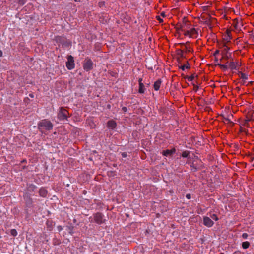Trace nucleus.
<instances>
[{"label": "nucleus", "instance_id": "1", "mask_svg": "<svg viewBox=\"0 0 254 254\" xmlns=\"http://www.w3.org/2000/svg\"><path fill=\"white\" fill-rule=\"evenodd\" d=\"M181 30L185 36L190 38H197L200 29L191 27L190 23L184 21L181 25Z\"/></svg>", "mask_w": 254, "mask_h": 254}, {"label": "nucleus", "instance_id": "2", "mask_svg": "<svg viewBox=\"0 0 254 254\" xmlns=\"http://www.w3.org/2000/svg\"><path fill=\"white\" fill-rule=\"evenodd\" d=\"M40 129L51 130L53 128V124L47 120L44 119L41 121L38 124Z\"/></svg>", "mask_w": 254, "mask_h": 254}, {"label": "nucleus", "instance_id": "3", "mask_svg": "<svg viewBox=\"0 0 254 254\" xmlns=\"http://www.w3.org/2000/svg\"><path fill=\"white\" fill-rule=\"evenodd\" d=\"M68 111L63 107L60 108L58 113V118L60 121L67 120L68 118Z\"/></svg>", "mask_w": 254, "mask_h": 254}, {"label": "nucleus", "instance_id": "4", "mask_svg": "<svg viewBox=\"0 0 254 254\" xmlns=\"http://www.w3.org/2000/svg\"><path fill=\"white\" fill-rule=\"evenodd\" d=\"M93 62L91 60L88 58H86L83 62V69L88 71L91 70L93 68Z\"/></svg>", "mask_w": 254, "mask_h": 254}, {"label": "nucleus", "instance_id": "5", "mask_svg": "<svg viewBox=\"0 0 254 254\" xmlns=\"http://www.w3.org/2000/svg\"><path fill=\"white\" fill-rule=\"evenodd\" d=\"M66 66L69 70L73 69L75 67L73 57L70 55L67 57V61L66 63Z\"/></svg>", "mask_w": 254, "mask_h": 254}, {"label": "nucleus", "instance_id": "6", "mask_svg": "<svg viewBox=\"0 0 254 254\" xmlns=\"http://www.w3.org/2000/svg\"><path fill=\"white\" fill-rule=\"evenodd\" d=\"M104 215L101 213H97L94 215V219L96 223L100 224L104 222Z\"/></svg>", "mask_w": 254, "mask_h": 254}, {"label": "nucleus", "instance_id": "7", "mask_svg": "<svg viewBox=\"0 0 254 254\" xmlns=\"http://www.w3.org/2000/svg\"><path fill=\"white\" fill-rule=\"evenodd\" d=\"M203 224L206 227H211L213 225L214 222L209 217L204 216L203 217Z\"/></svg>", "mask_w": 254, "mask_h": 254}, {"label": "nucleus", "instance_id": "8", "mask_svg": "<svg viewBox=\"0 0 254 254\" xmlns=\"http://www.w3.org/2000/svg\"><path fill=\"white\" fill-rule=\"evenodd\" d=\"M229 68L231 70H237L238 69V67L239 66L238 62H230L228 63Z\"/></svg>", "mask_w": 254, "mask_h": 254}, {"label": "nucleus", "instance_id": "9", "mask_svg": "<svg viewBox=\"0 0 254 254\" xmlns=\"http://www.w3.org/2000/svg\"><path fill=\"white\" fill-rule=\"evenodd\" d=\"M175 152V149H172L171 150H166L163 151V154L165 156H169L174 154Z\"/></svg>", "mask_w": 254, "mask_h": 254}, {"label": "nucleus", "instance_id": "10", "mask_svg": "<svg viewBox=\"0 0 254 254\" xmlns=\"http://www.w3.org/2000/svg\"><path fill=\"white\" fill-rule=\"evenodd\" d=\"M39 192L41 196L45 197L47 195L48 191L46 189L42 188L40 189Z\"/></svg>", "mask_w": 254, "mask_h": 254}, {"label": "nucleus", "instance_id": "11", "mask_svg": "<svg viewBox=\"0 0 254 254\" xmlns=\"http://www.w3.org/2000/svg\"><path fill=\"white\" fill-rule=\"evenodd\" d=\"M108 127L111 129H114L116 127V123L114 121L110 120L108 122Z\"/></svg>", "mask_w": 254, "mask_h": 254}, {"label": "nucleus", "instance_id": "12", "mask_svg": "<svg viewBox=\"0 0 254 254\" xmlns=\"http://www.w3.org/2000/svg\"><path fill=\"white\" fill-rule=\"evenodd\" d=\"M161 84V81L160 80H158L156 82H155L154 84V88L156 91H158Z\"/></svg>", "mask_w": 254, "mask_h": 254}, {"label": "nucleus", "instance_id": "13", "mask_svg": "<svg viewBox=\"0 0 254 254\" xmlns=\"http://www.w3.org/2000/svg\"><path fill=\"white\" fill-rule=\"evenodd\" d=\"M243 26L242 22H237L234 24V28L237 31L241 30V27Z\"/></svg>", "mask_w": 254, "mask_h": 254}, {"label": "nucleus", "instance_id": "14", "mask_svg": "<svg viewBox=\"0 0 254 254\" xmlns=\"http://www.w3.org/2000/svg\"><path fill=\"white\" fill-rule=\"evenodd\" d=\"M138 92L140 93H144L145 90V86L143 83L139 84Z\"/></svg>", "mask_w": 254, "mask_h": 254}, {"label": "nucleus", "instance_id": "15", "mask_svg": "<svg viewBox=\"0 0 254 254\" xmlns=\"http://www.w3.org/2000/svg\"><path fill=\"white\" fill-rule=\"evenodd\" d=\"M180 68L183 71H184L186 69H188L190 68V64L188 62L186 64L181 65Z\"/></svg>", "mask_w": 254, "mask_h": 254}, {"label": "nucleus", "instance_id": "16", "mask_svg": "<svg viewBox=\"0 0 254 254\" xmlns=\"http://www.w3.org/2000/svg\"><path fill=\"white\" fill-rule=\"evenodd\" d=\"M254 119V117L253 116V115H251V116L250 117H247V119H246L245 121L244 125H247V124L250 121L253 120Z\"/></svg>", "mask_w": 254, "mask_h": 254}, {"label": "nucleus", "instance_id": "17", "mask_svg": "<svg viewBox=\"0 0 254 254\" xmlns=\"http://www.w3.org/2000/svg\"><path fill=\"white\" fill-rule=\"evenodd\" d=\"M223 39L226 42H229L232 39V36L225 35Z\"/></svg>", "mask_w": 254, "mask_h": 254}, {"label": "nucleus", "instance_id": "18", "mask_svg": "<svg viewBox=\"0 0 254 254\" xmlns=\"http://www.w3.org/2000/svg\"><path fill=\"white\" fill-rule=\"evenodd\" d=\"M218 65L223 70H226L229 68V64H218Z\"/></svg>", "mask_w": 254, "mask_h": 254}, {"label": "nucleus", "instance_id": "19", "mask_svg": "<svg viewBox=\"0 0 254 254\" xmlns=\"http://www.w3.org/2000/svg\"><path fill=\"white\" fill-rule=\"evenodd\" d=\"M250 246V243L248 241L244 242L242 243V247L244 249H247Z\"/></svg>", "mask_w": 254, "mask_h": 254}, {"label": "nucleus", "instance_id": "20", "mask_svg": "<svg viewBox=\"0 0 254 254\" xmlns=\"http://www.w3.org/2000/svg\"><path fill=\"white\" fill-rule=\"evenodd\" d=\"M240 77L243 79V80H247L248 79V75L245 74V73H243L242 72H241L240 73Z\"/></svg>", "mask_w": 254, "mask_h": 254}, {"label": "nucleus", "instance_id": "21", "mask_svg": "<svg viewBox=\"0 0 254 254\" xmlns=\"http://www.w3.org/2000/svg\"><path fill=\"white\" fill-rule=\"evenodd\" d=\"M10 234L11 235H12L13 236H16L17 235V232L15 229H13L11 230Z\"/></svg>", "mask_w": 254, "mask_h": 254}, {"label": "nucleus", "instance_id": "22", "mask_svg": "<svg viewBox=\"0 0 254 254\" xmlns=\"http://www.w3.org/2000/svg\"><path fill=\"white\" fill-rule=\"evenodd\" d=\"M211 218L215 221H217L218 220V218L216 214H212L211 215Z\"/></svg>", "mask_w": 254, "mask_h": 254}, {"label": "nucleus", "instance_id": "23", "mask_svg": "<svg viewBox=\"0 0 254 254\" xmlns=\"http://www.w3.org/2000/svg\"><path fill=\"white\" fill-rule=\"evenodd\" d=\"M194 78V75H192L191 76L188 77L187 79L189 81H192Z\"/></svg>", "mask_w": 254, "mask_h": 254}, {"label": "nucleus", "instance_id": "24", "mask_svg": "<svg viewBox=\"0 0 254 254\" xmlns=\"http://www.w3.org/2000/svg\"><path fill=\"white\" fill-rule=\"evenodd\" d=\"M188 155V153L186 151L183 152L182 154V157H184V158L187 157Z\"/></svg>", "mask_w": 254, "mask_h": 254}, {"label": "nucleus", "instance_id": "25", "mask_svg": "<svg viewBox=\"0 0 254 254\" xmlns=\"http://www.w3.org/2000/svg\"><path fill=\"white\" fill-rule=\"evenodd\" d=\"M226 35L231 36V31L230 30L227 29L226 32Z\"/></svg>", "mask_w": 254, "mask_h": 254}, {"label": "nucleus", "instance_id": "26", "mask_svg": "<svg viewBox=\"0 0 254 254\" xmlns=\"http://www.w3.org/2000/svg\"><path fill=\"white\" fill-rule=\"evenodd\" d=\"M248 236V235L247 234V233H243L242 234V237L244 238V239H247V237Z\"/></svg>", "mask_w": 254, "mask_h": 254}, {"label": "nucleus", "instance_id": "27", "mask_svg": "<svg viewBox=\"0 0 254 254\" xmlns=\"http://www.w3.org/2000/svg\"><path fill=\"white\" fill-rule=\"evenodd\" d=\"M122 156L123 157L125 158L127 156V153L126 152H123L122 153Z\"/></svg>", "mask_w": 254, "mask_h": 254}, {"label": "nucleus", "instance_id": "28", "mask_svg": "<svg viewBox=\"0 0 254 254\" xmlns=\"http://www.w3.org/2000/svg\"><path fill=\"white\" fill-rule=\"evenodd\" d=\"M186 196V198L188 199H190L191 198V195L190 194H187Z\"/></svg>", "mask_w": 254, "mask_h": 254}, {"label": "nucleus", "instance_id": "29", "mask_svg": "<svg viewBox=\"0 0 254 254\" xmlns=\"http://www.w3.org/2000/svg\"><path fill=\"white\" fill-rule=\"evenodd\" d=\"M225 121L227 122L228 123H231V120L228 118H225Z\"/></svg>", "mask_w": 254, "mask_h": 254}, {"label": "nucleus", "instance_id": "30", "mask_svg": "<svg viewBox=\"0 0 254 254\" xmlns=\"http://www.w3.org/2000/svg\"><path fill=\"white\" fill-rule=\"evenodd\" d=\"M25 0H21V1H20V3L21 4H24L25 3Z\"/></svg>", "mask_w": 254, "mask_h": 254}, {"label": "nucleus", "instance_id": "31", "mask_svg": "<svg viewBox=\"0 0 254 254\" xmlns=\"http://www.w3.org/2000/svg\"><path fill=\"white\" fill-rule=\"evenodd\" d=\"M142 78H139V80H138L139 84H141V83H142Z\"/></svg>", "mask_w": 254, "mask_h": 254}, {"label": "nucleus", "instance_id": "32", "mask_svg": "<svg viewBox=\"0 0 254 254\" xmlns=\"http://www.w3.org/2000/svg\"><path fill=\"white\" fill-rule=\"evenodd\" d=\"M122 109L124 112H126L127 111V108L125 107H123Z\"/></svg>", "mask_w": 254, "mask_h": 254}, {"label": "nucleus", "instance_id": "33", "mask_svg": "<svg viewBox=\"0 0 254 254\" xmlns=\"http://www.w3.org/2000/svg\"><path fill=\"white\" fill-rule=\"evenodd\" d=\"M219 53V50H216L215 53H214V55H216V54H218V53Z\"/></svg>", "mask_w": 254, "mask_h": 254}, {"label": "nucleus", "instance_id": "34", "mask_svg": "<svg viewBox=\"0 0 254 254\" xmlns=\"http://www.w3.org/2000/svg\"><path fill=\"white\" fill-rule=\"evenodd\" d=\"M193 85L194 86V88H195L196 90H197L198 88V86L195 85L194 84Z\"/></svg>", "mask_w": 254, "mask_h": 254}, {"label": "nucleus", "instance_id": "35", "mask_svg": "<svg viewBox=\"0 0 254 254\" xmlns=\"http://www.w3.org/2000/svg\"><path fill=\"white\" fill-rule=\"evenodd\" d=\"M2 56V51L0 50V57Z\"/></svg>", "mask_w": 254, "mask_h": 254}, {"label": "nucleus", "instance_id": "36", "mask_svg": "<svg viewBox=\"0 0 254 254\" xmlns=\"http://www.w3.org/2000/svg\"><path fill=\"white\" fill-rule=\"evenodd\" d=\"M62 229V227H61V226H59V227H58V230H59V231H61Z\"/></svg>", "mask_w": 254, "mask_h": 254}, {"label": "nucleus", "instance_id": "37", "mask_svg": "<svg viewBox=\"0 0 254 254\" xmlns=\"http://www.w3.org/2000/svg\"><path fill=\"white\" fill-rule=\"evenodd\" d=\"M29 96L31 98H33L34 97V95L32 94H29Z\"/></svg>", "mask_w": 254, "mask_h": 254}, {"label": "nucleus", "instance_id": "38", "mask_svg": "<svg viewBox=\"0 0 254 254\" xmlns=\"http://www.w3.org/2000/svg\"><path fill=\"white\" fill-rule=\"evenodd\" d=\"M161 15H162L163 16H164L165 14H164V13H162V14H161Z\"/></svg>", "mask_w": 254, "mask_h": 254}]
</instances>
